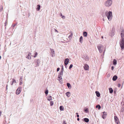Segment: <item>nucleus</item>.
Returning <instances> with one entry per match:
<instances>
[{"label":"nucleus","instance_id":"a211bd4d","mask_svg":"<svg viewBox=\"0 0 124 124\" xmlns=\"http://www.w3.org/2000/svg\"><path fill=\"white\" fill-rule=\"evenodd\" d=\"M95 93L96 94V95L97 97H99L100 96V94L99 92L96 91L95 92Z\"/></svg>","mask_w":124,"mask_h":124},{"label":"nucleus","instance_id":"473e14b6","mask_svg":"<svg viewBox=\"0 0 124 124\" xmlns=\"http://www.w3.org/2000/svg\"><path fill=\"white\" fill-rule=\"evenodd\" d=\"M60 110L62 111V106H60Z\"/></svg>","mask_w":124,"mask_h":124},{"label":"nucleus","instance_id":"f03ea898","mask_svg":"<svg viewBox=\"0 0 124 124\" xmlns=\"http://www.w3.org/2000/svg\"><path fill=\"white\" fill-rule=\"evenodd\" d=\"M106 16L109 20L110 21L111 20L112 17V13L111 12L109 11L108 14L107 13Z\"/></svg>","mask_w":124,"mask_h":124},{"label":"nucleus","instance_id":"aec40b11","mask_svg":"<svg viewBox=\"0 0 124 124\" xmlns=\"http://www.w3.org/2000/svg\"><path fill=\"white\" fill-rule=\"evenodd\" d=\"M40 9V6L39 5H37V8H36L37 11H39Z\"/></svg>","mask_w":124,"mask_h":124},{"label":"nucleus","instance_id":"20e7f679","mask_svg":"<svg viewBox=\"0 0 124 124\" xmlns=\"http://www.w3.org/2000/svg\"><path fill=\"white\" fill-rule=\"evenodd\" d=\"M120 46L122 49L124 48V40H121L119 43Z\"/></svg>","mask_w":124,"mask_h":124},{"label":"nucleus","instance_id":"a878e982","mask_svg":"<svg viewBox=\"0 0 124 124\" xmlns=\"http://www.w3.org/2000/svg\"><path fill=\"white\" fill-rule=\"evenodd\" d=\"M96 108H98V109H99L101 108V107L100 105H97L96 106Z\"/></svg>","mask_w":124,"mask_h":124},{"label":"nucleus","instance_id":"dca6fc26","mask_svg":"<svg viewBox=\"0 0 124 124\" xmlns=\"http://www.w3.org/2000/svg\"><path fill=\"white\" fill-rule=\"evenodd\" d=\"M66 95L68 97H69L70 95V92H68L65 93Z\"/></svg>","mask_w":124,"mask_h":124},{"label":"nucleus","instance_id":"412c9836","mask_svg":"<svg viewBox=\"0 0 124 124\" xmlns=\"http://www.w3.org/2000/svg\"><path fill=\"white\" fill-rule=\"evenodd\" d=\"M83 40V37L82 36H81L79 38V42L81 43H82V42Z\"/></svg>","mask_w":124,"mask_h":124},{"label":"nucleus","instance_id":"f8f14e48","mask_svg":"<svg viewBox=\"0 0 124 124\" xmlns=\"http://www.w3.org/2000/svg\"><path fill=\"white\" fill-rule=\"evenodd\" d=\"M107 116V114L105 112H103V114L102 116V118L103 119H105L106 117Z\"/></svg>","mask_w":124,"mask_h":124},{"label":"nucleus","instance_id":"a19ab883","mask_svg":"<svg viewBox=\"0 0 124 124\" xmlns=\"http://www.w3.org/2000/svg\"><path fill=\"white\" fill-rule=\"evenodd\" d=\"M31 54L29 52V53L28 54V56H30V55H31Z\"/></svg>","mask_w":124,"mask_h":124},{"label":"nucleus","instance_id":"9d476101","mask_svg":"<svg viewBox=\"0 0 124 124\" xmlns=\"http://www.w3.org/2000/svg\"><path fill=\"white\" fill-rule=\"evenodd\" d=\"M69 61V60L68 58H66L65 59L64 63L65 65H67Z\"/></svg>","mask_w":124,"mask_h":124},{"label":"nucleus","instance_id":"6e6d98bb","mask_svg":"<svg viewBox=\"0 0 124 124\" xmlns=\"http://www.w3.org/2000/svg\"><path fill=\"white\" fill-rule=\"evenodd\" d=\"M13 82H12V83H11V85H13Z\"/></svg>","mask_w":124,"mask_h":124},{"label":"nucleus","instance_id":"6ab92c4d","mask_svg":"<svg viewBox=\"0 0 124 124\" xmlns=\"http://www.w3.org/2000/svg\"><path fill=\"white\" fill-rule=\"evenodd\" d=\"M87 32L85 31H84L83 33V35L84 37H86L87 36Z\"/></svg>","mask_w":124,"mask_h":124},{"label":"nucleus","instance_id":"bb28decb","mask_svg":"<svg viewBox=\"0 0 124 124\" xmlns=\"http://www.w3.org/2000/svg\"><path fill=\"white\" fill-rule=\"evenodd\" d=\"M49 101H50V100H52V98L51 96H48V99H47Z\"/></svg>","mask_w":124,"mask_h":124},{"label":"nucleus","instance_id":"0eeeda50","mask_svg":"<svg viewBox=\"0 0 124 124\" xmlns=\"http://www.w3.org/2000/svg\"><path fill=\"white\" fill-rule=\"evenodd\" d=\"M114 119L115 122L117 124H119V122L118 118L116 116H114Z\"/></svg>","mask_w":124,"mask_h":124},{"label":"nucleus","instance_id":"37998d69","mask_svg":"<svg viewBox=\"0 0 124 124\" xmlns=\"http://www.w3.org/2000/svg\"><path fill=\"white\" fill-rule=\"evenodd\" d=\"M8 85L7 84L6 85V89L7 90H8Z\"/></svg>","mask_w":124,"mask_h":124},{"label":"nucleus","instance_id":"f257e3e1","mask_svg":"<svg viewBox=\"0 0 124 124\" xmlns=\"http://www.w3.org/2000/svg\"><path fill=\"white\" fill-rule=\"evenodd\" d=\"M112 3V0H107L105 2V5L107 7H108L111 5Z\"/></svg>","mask_w":124,"mask_h":124},{"label":"nucleus","instance_id":"774afa93","mask_svg":"<svg viewBox=\"0 0 124 124\" xmlns=\"http://www.w3.org/2000/svg\"><path fill=\"white\" fill-rule=\"evenodd\" d=\"M31 57H30V59H31Z\"/></svg>","mask_w":124,"mask_h":124},{"label":"nucleus","instance_id":"b1692460","mask_svg":"<svg viewBox=\"0 0 124 124\" xmlns=\"http://www.w3.org/2000/svg\"><path fill=\"white\" fill-rule=\"evenodd\" d=\"M117 63V61L115 59H114L113 61V64L114 65H116Z\"/></svg>","mask_w":124,"mask_h":124},{"label":"nucleus","instance_id":"79ce46f5","mask_svg":"<svg viewBox=\"0 0 124 124\" xmlns=\"http://www.w3.org/2000/svg\"><path fill=\"white\" fill-rule=\"evenodd\" d=\"M3 8L2 6L1 7V8H0V11H1V10H2V9Z\"/></svg>","mask_w":124,"mask_h":124},{"label":"nucleus","instance_id":"c85d7f7f","mask_svg":"<svg viewBox=\"0 0 124 124\" xmlns=\"http://www.w3.org/2000/svg\"><path fill=\"white\" fill-rule=\"evenodd\" d=\"M37 52H36L35 53V55L34 56H33V57L34 58L36 57L37 56Z\"/></svg>","mask_w":124,"mask_h":124},{"label":"nucleus","instance_id":"f704fd0d","mask_svg":"<svg viewBox=\"0 0 124 124\" xmlns=\"http://www.w3.org/2000/svg\"><path fill=\"white\" fill-rule=\"evenodd\" d=\"M22 80H23V79H22V78L21 77L19 79V80H20H20L21 81H22V82H23Z\"/></svg>","mask_w":124,"mask_h":124},{"label":"nucleus","instance_id":"5701e85b","mask_svg":"<svg viewBox=\"0 0 124 124\" xmlns=\"http://www.w3.org/2000/svg\"><path fill=\"white\" fill-rule=\"evenodd\" d=\"M48 93V91L47 90V89H46L45 91V94H46V96L47 95Z\"/></svg>","mask_w":124,"mask_h":124},{"label":"nucleus","instance_id":"cd10ccee","mask_svg":"<svg viewBox=\"0 0 124 124\" xmlns=\"http://www.w3.org/2000/svg\"><path fill=\"white\" fill-rule=\"evenodd\" d=\"M54 104V102L53 101H51L50 102V105L51 106H52Z\"/></svg>","mask_w":124,"mask_h":124},{"label":"nucleus","instance_id":"ddd939ff","mask_svg":"<svg viewBox=\"0 0 124 124\" xmlns=\"http://www.w3.org/2000/svg\"><path fill=\"white\" fill-rule=\"evenodd\" d=\"M121 40H124V33H121Z\"/></svg>","mask_w":124,"mask_h":124},{"label":"nucleus","instance_id":"a18cd8bd","mask_svg":"<svg viewBox=\"0 0 124 124\" xmlns=\"http://www.w3.org/2000/svg\"><path fill=\"white\" fill-rule=\"evenodd\" d=\"M118 87H119L121 86V85L120 84H118Z\"/></svg>","mask_w":124,"mask_h":124},{"label":"nucleus","instance_id":"7ed1b4c3","mask_svg":"<svg viewBox=\"0 0 124 124\" xmlns=\"http://www.w3.org/2000/svg\"><path fill=\"white\" fill-rule=\"evenodd\" d=\"M62 74V68L61 69V72L60 74L58 75V78H59L58 79V80L59 81L60 83L62 84V82H61V81H62V78L61 76V75Z\"/></svg>","mask_w":124,"mask_h":124},{"label":"nucleus","instance_id":"1a4fd4ad","mask_svg":"<svg viewBox=\"0 0 124 124\" xmlns=\"http://www.w3.org/2000/svg\"><path fill=\"white\" fill-rule=\"evenodd\" d=\"M50 50L51 51V54L52 55V57H53L54 56V50L53 49H52L51 48H50Z\"/></svg>","mask_w":124,"mask_h":124},{"label":"nucleus","instance_id":"09e8293b","mask_svg":"<svg viewBox=\"0 0 124 124\" xmlns=\"http://www.w3.org/2000/svg\"><path fill=\"white\" fill-rule=\"evenodd\" d=\"M70 35H71V36H72L73 35V34L72 33H71L70 34Z\"/></svg>","mask_w":124,"mask_h":124},{"label":"nucleus","instance_id":"bf43d9fd","mask_svg":"<svg viewBox=\"0 0 124 124\" xmlns=\"http://www.w3.org/2000/svg\"><path fill=\"white\" fill-rule=\"evenodd\" d=\"M101 38H102V39H103V37L102 36H101Z\"/></svg>","mask_w":124,"mask_h":124},{"label":"nucleus","instance_id":"393cba45","mask_svg":"<svg viewBox=\"0 0 124 124\" xmlns=\"http://www.w3.org/2000/svg\"><path fill=\"white\" fill-rule=\"evenodd\" d=\"M114 29L113 28L112 29V33L111 34V36H113L114 35Z\"/></svg>","mask_w":124,"mask_h":124},{"label":"nucleus","instance_id":"13d9d810","mask_svg":"<svg viewBox=\"0 0 124 124\" xmlns=\"http://www.w3.org/2000/svg\"><path fill=\"white\" fill-rule=\"evenodd\" d=\"M55 31H56V32H58V31L56 30L55 29Z\"/></svg>","mask_w":124,"mask_h":124},{"label":"nucleus","instance_id":"69168bd1","mask_svg":"<svg viewBox=\"0 0 124 124\" xmlns=\"http://www.w3.org/2000/svg\"><path fill=\"white\" fill-rule=\"evenodd\" d=\"M103 20L104 21V19H103Z\"/></svg>","mask_w":124,"mask_h":124},{"label":"nucleus","instance_id":"423d86ee","mask_svg":"<svg viewBox=\"0 0 124 124\" xmlns=\"http://www.w3.org/2000/svg\"><path fill=\"white\" fill-rule=\"evenodd\" d=\"M40 60L39 59L36 60L34 61L35 63V66L38 67L39 66V63L40 62Z\"/></svg>","mask_w":124,"mask_h":124},{"label":"nucleus","instance_id":"ea45409f","mask_svg":"<svg viewBox=\"0 0 124 124\" xmlns=\"http://www.w3.org/2000/svg\"><path fill=\"white\" fill-rule=\"evenodd\" d=\"M14 24V25L13 24H12V27H14L15 26V25L16 24Z\"/></svg>","mask_w":124,"mask_h":124},{"label":"nucleus","instance_id":"6e6552de","mask_svg":"<svg viewBox=\"0 0 124 124\" xmlns=\"http://www.w3.org/2000/svg\"><path fill=\"white\" fill-rule=\"evenodd\" d=\"M21 87H20V88H18L16 90V93L17 95L19 94L21 92Z\"/></svg>","mask_w":124,"mask_h":124},{"label":"nucleus","instance_id":"f3484780","mask_svg":"<svg viewBox=\"0 0 124 124\" xmlns=\"http://www.w3.org/2000/svg\"><path fill=\"white\" fill-rule=\"evenodd\" d=\"M117 78V77L116 75L114 76L112 78V79L114 81L116 80Z\"/></svg>","mask_w":124,"mask_h":124},{"label":"nucleus","instance_id":"864d4df0","mask_svg":"<svg viewBox=\"0 0 124 124\" xmlns=\"http://www.w3.org/2000/svg\"><path fill=\"white\" fill-rule=\"evenodd\" d=\"M60 16H62V14L61 13L60 14Z\"/></svg>","mask_w":124,"mask_h":124},{"label":"nucleus","instance_id":"de8ad7c7","mask_svg":"<svg viewBox=\"0 0 124 124\" xmlns=\"http://www.w3.org/2000/svg\"><path fill=\"white\" fill-rule=\"evenodd\" d=\"M26 58H27L28 59H29V56H28L26 57Z\"/></svg>","mask_w":124,"mask_h":124},{"label":"nucleus","instance_id":"58836bf2","mask_svg":"<svg viewBox=\"0 0 124 124\" xmlns=\"http://www.w3.org/2000/svg\"><path fill=\"white\" fill-rule=\"evenodd\" d=\"M60 69V68H58L57 69V71L58 72L59 71Z\"/></svg>","mask_w":124,"mask_h":124},{"label":"nucleus","instance_id":"4d7b16f0","mask_svg":"<svg viewBox=\"0 0 124 124\" xmlns=\"http://www.w3.org/2000/svg\"><path fill=\"white\" fill-rule=\"evenodd\" d=\"M65 67L66 68H67V65H65Z\"/></svg>","mask_w":124,"mask_h":124},{"label":"nucleus","instance_id":"2f4dec72","mask_svg":"<svg viewBox=\"0 0 124 124\" xmlns=\"http://www.w3.org/2000/svg\"><path fill=\"white\" fill-rule=\"evenodd\" d=\"M73 67V65L72 64H71L70 65V66L69 69H70Z\"/></svg>","mask_w":124,"mask_h":124},{"label":"nucleus","instance_id":"9b49d317","mask_svg":"<svg viewBox=\"0 0 124 124\" xmlns=\"http://www.w3.org/2000/svg\"><path fill=\"white\" fill-rule=\"evenodd\" d=\"M89 66L87 64H85L84 66V68L85 70H88L89 69Z\"/></svg>","mask_w":124,"mask_h":124},{"label":"nucleus","instance_id":"72a5a7b5","mask_svg":"<svg viewBox=\"0 0 124 124\" xmlns=\"http://www.w3.org/2000/svg\"><path fill=\"white\" fill-rule=\"evenodd\" d=\"M72 36H71V35H70L69 36V37H68L69 38V39H71L72 38Z\"/></svg>","mask_w":124,"mask_h":124},{"label":"nucleus","instance_id":"680f3d73","mask_svg":"<svg viewBox=\"0 0 124 124\" xmlns=\"http://www.w3.org/2000/svg\"><path fill=\"white\" fill-rule=\"evenodd\" d=\"M76 114L77 115H78V113H76Z\"/></svg>","mask_w":124,"mask_h":124},{"label":"nucleus","instance_id":"49530a36","mask_svg":"<svg viewBox=\"0 0 124 124\" xmlns=\"http://www.w3.org/2000/svg\"><path fill=\"white\" fill-rule=\"evenodd\" d=\"M65 17L64 16H62V19H64L65 18Z\"/></svg>","mask_w":124,"mask_h":124},{"label":"nucleus","instance_id":"4468645a","mask_svg":"<svg viewBox=\"0 0 124 124\" xmlns=\"http://www.w3.org/2000/svg\"><path fill=\"white\" fill-rule=\"evenodd\" d=\"M83 121H84L86 123L88 122L89 121V119L88 118H84L83 119Z\"/></svg>","mask_w":124,"mask_h":124},{"label":"nucleus","instance_id":"e2e57ef3","mask_svg":"<svg viewBox=\"0 0 124 124\" xmlns=\"http://www.w3.org/2000/svg\"><path fill=\"white\" fill-rule=\"evenodd\" d=\"M1 56L0 55V59L1 58Z\"/></svg>","mask_w":124,"mask_h":124},{"label":"nucleus","instance_id":"5fc2aeb1","mask_svg":"<svg viewBox=\"0 0 124 124\" xmlns=\"http://www.w3.org/2000/svg\"><path fill=\"white\" fill-rule=\"evenodd\" d=\"M64 109V108L62 106V111H63V109Z\"/></svg>","mask_w":124,"mask_h":124},{"label":"nucleus","instance_id":"7c9ffc66","mask_svg":"<svg viewBox=\"0 0 124 124\" xmlns=\"http://www.w3.org/2000/svg\"><path fill=\"white\" fill-rule=\"evenodd\" d=\"M84 111L86 113H87L88 112V109L87 108L84 110Z\"/></svg>","mask_w":124,"mask_h":124},{"label":"nucleus","instance_id":"8fccbe9b","mask_svg":"<svg viewBox=\"0 0 124 124\" xmlns=\"http://www.w3.org/2000/svg\"><path fill=\"white\" fill-rule=\"evenodd\" d=\"M77 116L78 118L79 117V115H77Z\"/></svg>","mask_w":124,"mask_h":124},{"label":"nucleus","instance_id":"0e129e2a","mask_svg":"<svg viewBox=\"0 0 124 124\" xmlns=\"http://www.w3.org/2000/svg\"><path fill=\"white\" fill-rule=\"evenodd\" d=\"M4 124H6V123H4Z\"/></svg>","mask_w":124,"mask_h":124},{"label":"nucleus","instance_id":"338daca9","mask_svg":"<svg viewBox=\"0 0 124 124\" xmlns=\"http://www.w3.org/2000/svg\"><path fill=\"white\" fill-rule=\"evenodd\" d=\"M62 70L63 69V67H62Z\"/></svg>","mask_w":124,"mask_h":124},{"label":"nucleus","instance_id":"c03bdc74","mask_svg":"<svg viewBox=\"0 0 124 124\" xmlns=\"http://www.w3.org/2000/svg\"><path fill=\"white\" fill-rule=\"evenodd\" d=\"M111 69L112 70H113L114 69V67L113 66H111Z\"/></svg>","mask_w":124,"mask_h":124},{"label":"nucleus","instance_id":"4be33fe9","mask_svg":"<svg viewBox=\"0 0 124 124\" xmlns=\"http://www.w3.org/2000/svg\"><path fill=\"white\" fill-rule=\"evenodd\" d=\"M109 93H112L113 92V90L111 88H109Z\"/></svg>","mask_w":124,"mask_h":124},{"label":"nucleus","instance_id":"052dcab7","mask_svg":"<svg viewBox=\"0 0 124 124\" xmlns=\"http://www.w3.org/2000/svg\"><path fill=\"white\" fill-rule=\"evenodd\" d=\"M6 23H7V22H5V24H5V26L6 25Z\"/></svg>","mask_w":124,"mask_h":124},{"label":"nucleus","instance_id":"39448f33","mask_svg":"<svg viewBox=\"0 0 124 124\" xmlns=\"http://www.w3.org/2000/svg\"><path fill=\"white\" fill-rule=\"evenodd\" d=\"M103 46L101 45H99L97 46L98 48L100 53L102 52Z\"/></svg>","mask_w":124,"mask_h":124},{"label":"nucleus","instance_id":"2eb2a0df","mask_svg":"<svg viewBox=\"0 0 124 124\" xmlns=\"http://www.w3.org/2000/svg\"><path fill=\"white\" fill-rule=\"evenodd\" d=\"M67 85L68 86V88L69 89H70L71 88V85L70 83H67Z\"/></svg>","mask_w":124,"mask_h":124},{"label":"nucleus","instance_id":"c9c22d12","mask_svg":"<svg viewBox=\"0 0 124 124\" xmlns=\"http://www.w3.org/2000/svg\"><path fill=\"white\" fill-rule=\"evenodd\" d=\"M121 33H124V29H121Z\"/></svg>","mask_w":124,"mask_h":124},{"label":"nucleus","instance_id":"4c0bfd02","mask_svg":"<svg viewBox=\"0 0 124 124\" xmlns=\"http://www.w3.org/2000/svg\"><path fill=\"white\" fill-rule=\"evenodd\" d=\"M22 84V82L21 81H20V83L19 84L20 85H21Z\"/></svg>","mask_w":124,"mask_h":124},{"label":"nucleus","instance_id":"e433bc0d","mask_svg":"<svg viewBox=\"0 0 124 124\" xmlns=\"http://www.w3.org/2000/svg\"><path fill=\"white\" fill-rule=\"evenodd\" d=\"M62 124H67L65 122V121H63Z\"/></svg>","mask_w":124,"mask_h":124},{"label":"nucleus","instance_id":"603ef678","mask_svg":"<svg viewBox=\"0 0 124 124\" xmlns=\"http://www.w3.org/2000/svg\"><path fill=\"white\" fill-rule=\"evenodd\" d=\"M1 111H0V116H1Z\"/></svg>","mask_w":124,"mask_h":124},{"label":"nucleus","instance_id":"3c124183","mask_svg":"<svg viewBox=\"0 0 124 124\" xmlns=\"http://www.w3.org/2000/svg\"><path fill=\"white\" fill-rule=\"evenodd\" d=\"M77 120L78 121H79V119L78 118L77 119Z\"/></svg>","mask_w":124,"mask_h":124},{"label":"nucleus","instance_id":"c756f323","mask_svg":"<svg viewBox=\"0 0 124 124\" xmlns=\"http://www.w3.org/2000/svg\"><path fill=\"white\" fill-rule=\"evenodd\" d=\"M12 80H13V81H12V82H13V83H16V80H15L14 79H13Z\"/></svg>","mask_w":124,"mask_h":124}]
</instances>
